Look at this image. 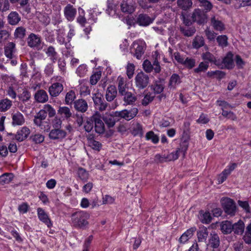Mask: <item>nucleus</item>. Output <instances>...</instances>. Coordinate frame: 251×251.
<instances>
[{
	"instance_id": "f257e3e1",
	"label": "nucleus",
	"mask_w": 251,
	"mask_h": 251,
	"mask_svg": "<svg viewBox=\"0 0 251 251\" xmlns=\"http://www.w3.org/2000/svg\"><path fill=\"white\" fill-rule=\"evenodd\" d=\"M90 214L86 211L79 210L72 214L71 224L76 228H86L89 225Z\"/></svg>"
},
{
	"instance_id": "f03ea898",
	"label": "nucleus",
	"mask_w": 251,
	"mask_h": 251,
	"mask_svg": "<svg viewBox=\"0 0 251 251\" xmlns=\"http://www.w3.org/2000/svg\"><path fill=\"white\" fill-rule=\"evenodd\" d=\"M121 20L129 26L134 25L136 23L141 26H147L154 20V18L150 17H138L136 19L134 17H119Z\"/></svg>"
},
{
	"instance_id": "7ed1b4c3",
	"label": "nucleus",
	"mask_w": 251,
	"mask_h": 251,
	"mask_svg": "<svg viewBox=\"0 0 251 251\" xmlns=\"http://www.w3.org/2000/svg\"><path fill=\"white\" fill-rule=\"evenodd\" d=\"M221 201H222V205L225 213L230 216H234L236 211V206L234 201L228 198H222Z\"/></svg>"
},
{
	"instance_id": "20e7f679",
	"label": "nucleus",
	"mask_w": 251,
	"mask_h": 251,
	"mask_svg": "<svg viewBox=\"0 0 251 251\" xmlns=\"http://www.w3.org/2000/svg\"><path fill=\"white\" fill-rule=\"evenodd\" d=\"M92 120L94 121L95 131L99 134L103 133L105 131V126L100 113L96 112L92 116Z\"/></svg>"
},
{
	"instance_id": "39448f33",
	"label": "nucleus",
	"mask_w": 251,
	"mask_h": 251,
	"mask_svg": "<svg viewBox=\"0 0 251 251\" xmlns=\"http://www.w3.org/2000/svg\"><path fill=\"white\" fill-rule=\"evenodd\" d=\"M136 86L139 89L145 88L149 83V77L143 72L138 73L135 78Z\"/></svg>"
},
{
	"instance_id": "423d86ee",
	"label": "nucleus",
	"mask_w": 251,
	"mask_h": 251,
	"mask_svg": "<svg viewBox=\"0 0 251 251\" xmlns=\"http://www.w3.org/2000/svg\"><path fill=\"white\" fill-rule=\"evenodd\" d=\"M28 46L35 50H40L42 49L41 39L40 36L34 33H30L27 38Z\"/></svg>"
},
{
	"instance_id": "0eeeda50",
	"label": "nucleus",
	"mask_w": 251,
	"mask_h": 251,
	"mask_svg": "<svg viewBox=\"0 0 251 251\" xmlns=\"http://www.w3.org/2000/svg\"><path fill=\"white\" fill-rule=\"evenodd\" d=\"M138 113V108L133 107L130 109H124L122 111H118L116 114L119 116L120 120L121 119H124L126 121H130L133 119Z\"/></svg>"
},
{
	"instance_id": "6e6552de",
	"label": "nucleus",
	"mask_w": 251,
	"mask_h": 251,
	"mask_svg": "<svg viewBox=\"0 0 251 251\" xmlns=\"http://www.w3.org/2000/svg\"><path fill=\"white\" fill-rule=\"evenodd\" d=\"M132 49L134 51V56L138 59H140L144 53L145 43L144 41L138 40L132 44Z\"/></svg>"
},
{
	"instance_id": "1a4fd4ad",
	"label": "nucleus",
	"mask_w": 251,
	"mask_h": 251,
	"mask_svg": "<svg viewBox=\"0 0 251 251\" xmlns=\"http://www.w3.org/2000/svg\"><path fill=\"white\" fill-rule=\"evenodd\" d=\"M116 113H118L117 111L107 113L103 116V120L108 127L114 126L116 122L120 120L119 116L117 115Z\"/></svg>"
},
{
	"instance_id": "9d476101",
	"label": "nucleus",
	"mask_w": 251,
	"mask_h": 251,
	"mask_svg": "<svg viewBox=\"0 0 251 251\" xmlns=\"http://www.w3.org/2000/svg\"><path fill=\"white\" fill-rule=\"evenodd\" d=\"M67 132L60 128L51 129L49 134L50 139L53 140L61 141L67 136Z\"/></svg>"
},
{
	"instance_id": "9b49d317",
	"label": "nucleus",
	"mask_w": 251,
	"mask_h": 251,
	"mask_svg": "<svg viewBox=\"0 0 251 251\" xmlns=\"http://www.w3.org/2000/svg\"><path fill=\"white\" fill-rule=\"evenodd\" d=\"M37 212L38 218L40 221L44 223L49 228L52 226V223L45 210L41 207H38Z\"/></svg>"
},
{
	"instance_id": "f8f14e48",
	"label": "nucleus",
	"mask_w": 251,
	"mask_h": 251,
	"mask_svg": "<svg viewBox=\"0 0 251 251\" xmlns=\"http://www.w3.org/2000/svg\"><path fill=\"white\" fill-rule=\"evenodd\" d=\"M120 95L123 97V99L125 105H133L137 100L136 96L130 92L126 91Z\"/></svg>"
},
{
	"instance_id": "ddd939ff",
	"label": "nucleus",
	"mask_w": 251,
	"mask_h": 251,
	"mask_svg": "<svg viewBox=\"0 0 251 251\" xmlns=\"http://www.w3.org/2000/svg\"><path fill=\"white\" fill-rule=\"evenodd\" d=\"M221 65L228 70H231L234 67L233 54L231 52H227L226 56L223 59L222 64L221 63Z\"/></svg>"
},
{
	"instance_id": "4468645a",
	"label": "nucleus",
	"mask_w": 251,
	"mask_h": 251,
	"mask_svg": "<svg viewBox=\"0 0 251 251\" xmlns=\"http://www.w3.org/2000/svg\"><path fill=\"white\" fill-rule=\"evenodd\" d=\"M63 85L59 82H55L52 84L49 88V92L51 97H57L63 90Z\"/></svg>"
},
{
	"instance_id": "2eb2a0df",
	"label": "nucleus",
	"mask_w": 251,
	"mask_h": 251,
	"mask_svg": "<svg viewBox=\"0 0 251 251\" xmlns=\"http://www.w3.org/2000/svg\"><path fill=\"white\" fill-rule=\"evenodd\" d=\"M74 107L75 110L82 113L86 112L88 107L86 101L82 99L75 100L74 102Z\"/></svg>"
},
{
	"instance_id": "dca6fc26",
	"label": "nucleus",
	"mask_w": 251,
	"mask_h": 251,
	"mask_svg": "<svg viewBox=\"0 0 251 251\" xmlns=\"http://www.w3.org/2000/svg\"><path fill=\"white\" fill-rule=\"evenodd\" d=\"M30 133V129L26 126H24L17 131L15 139L19 142L23 141L28 137Z\"/></svg>"
},
{
	"instance_id": "f3484780",
	"label": "nucleus",
	"mask_w": 251,
	"mask_h": 251,
	"mask_svg": "<svg viewBox=\"0 0 251 251\" xmlns=\"http://www.w3.org/2000/svg\"><path fill=\"white\" fill-rule=\"evenodd\" d=\"M237 164L236 163H233L228 165L226 169L221 174V184L224 182L227 178L228 176L230 175L231 172L233 171L237 167Z\"/></svg>"
},
{
	"instance_id": "a211bd4d",
	"label": "nucleus",
	"mask_w": 251,
	"mask_h": 251,
	"mask_svg": "<svg viewBox=\"0 0 251 251\" xmlns=\"http://www.w3.org/2000/svg\"><path fill=\"white\" fill-rule=\"evenodd\" d=\"M34 98L36 101L40 103L46 102L49 99L47 93L44 90L37 91L34 95Z\"/></svg>"
},
{
	"instance_id": "6ab92c4d",
	"label": "nucleus",
	"mask_w": 251,
	"mask_h": 251,
	"mask_svg": "<svg viewBox=\"0 0 251 251\" xmlns=\"http://www.w3.org/2000/svg\"><path fill=\"white\" fill-rule=\"evenodd\" d=\"M117 91L114 85H110L106 89L105 98L108 101H112L116 97Z\"/></svg>"
},
{
	"instance_id": "aec40b11",
	"label": "nucleus",
	"mask_w": 251,
	"mask_h": 251,
	"mask_svg": "<svg viewBox=\"0 0 251 251\" xmlns=\"http://www.w3.org/2000/svg\"><path fill=\"white\" fill-rule=\"evenodd\" d=\"M12 125L15 126H22L25 122V120L23 115L20 112L14 113L12 116Z\"/></svg>"
},
{
	"instance_id": "412c9836",
	"label": "nucleus",
	"mask_w": 251,
	"mask_h": 251,
	"mask_svg": "<svg viewBox=\"0 0 251 251\" xmlns=\"http://www.w3.org/2000/svg\"><path fill=\"white\" fill-rule=\"evenodd\" d=\"M233 229L234 233L237 235H242L244 233L245 230V224L244 222L239 220L238 222L232 224Z\"/></svg>"
},
{
	"instance_id": "4be33fe9",
	"label": "nucleus",
	"mask_w": 251,
	"mask_h": 251,
	"mask_svg": "<svg viewBox=\"0 0 251 251\" xmlns=\"http://www.w3.org/2000/svg\"><path fill=\"white\" fill-rule=\"evenodd\" d=\"M181 82V80L179 75L176 74H174L170 78L168 86L170 89H175Z\"/></svg>"
},
{
	"instance_id": "5701e85b",
	"label": "nucleus",
	"mask_w": 251,
	"mask_h": 251,
	"mask_svg": "<svg viewBox=\"0 0 251 251\" xmlns=\"http://www.w3.org/2000/svg\"><path fill=\"white\" fill-rule=\"evenodd\" d=\"M199 219L202 223L208 224L211 222L212 217L209 212L201 210L199 211Z\"/></svg>"
},
{
	"instance_id": "b1692460",
	"label": "nucleus",
	"mask_w": 251,
	"mask_h": 251,
	"mask_svg": "<svg viewBox=\"0 0 251 251\" xmlns=\"http://www.w3.org/2000/svg\"><path fill=\"white\" fill-rule=\"evenodd\" d=\"M196 228L195 227H192L187 229L182 235L180 236L179 239V241L180 243H185L190 238L193 236Z\"/></svg>"
},
{
	"instance_id": "393cba45",
	"label": "nucleus",
	"mask_w": 251,
	"mask_h": 251,
	"mask_svg": "<svg viewBox=\"0 0 251 251\" xmlns=\"http://www.w3.org/2000/svg\"><path fill=\"white\" fill-rule=\"evenodd\" d=\"M34 123L37 126H39L42 130L48 131L50 128V126L47 122L43 121L36 116H34Z\"/></svg>"
},
{
	"instance_id": "a878e982",
	"label": "nucleus",
	"mask_w": 251,
	"mask_h": 251,
	"mask_svg": "<svg viewBox=\"0 0 251 251\" xmlns=\"http://www.w3.org/2000/svg\"><path fill=\"white\" fill-rule=\"evenodd\" d=\"M79 93L82 97H85L90 94V89L87 81L83 80L79 84Z\"/></svg>"
},
{
	"instance_id": "bb28decb",
	"label": "nucleus",
	"mask_w": 251,
	"mask_h": 251,
	"mask_svg": "<svg viewBox=\"0 0 251 251\" xmlns=\"http://www.w3.org/2000/svg\"><path fill=\"white\" fill-rule=\"evenodd\" d=\"M57 114L63 119H68L72 116L70 109L67 106L60 107L57 110Z\"/></svg>"
},
{
	"instance_id": "cd10ccee",
	"label": "nucleus",
	"mask_w": 251,
	"mask_h": 251,
	"mask_svg": "<svg viewBox=\"0 0 251 251\" xmlns=\"http://www.w3.org/2000/svg\"><path fill=\"white\" fill-rule=\"evenodd\" d=\"M121 8L123 12L127 14H131L135 10L134 5L126 1H123L121 4Z\"/></svg>"
},
{
	"instance_id": "c85d7f7f",
	"label": "nucleus",
	"mask_w": 251,
	"mask_h": 251,
	"mask_svg": "<svg viewBox=\"0 0 251 251\" xmlns=\"http://www.w3.org/2000/svg\"><path fill=\"white\" fill-rule=\"evenodd\" d=\"M232 229L233 226L230 221H225L221 223V230L224 234H228L231 233Z\"/></svg>"
},
{
	"instance_id": "c756f323",
	"label": "nucleus",
	"mask_w": 251,
	"mask_h": 251,
	"mask_svg": "<svg viewBox=\"0 0 251 251\" xmlns=\"http://www.w3.org/2000/svg\"><path fill=\"white\" fill-rule=\"evenodd\" d=\"M15 51V44L13 42L8 43L4 48L5 56L9 58H12L13 53Z\"/></svg>"
},
{
	"instance_id": "7c9ffc66",
	"label": "nucleus",
	"mask_w": 251,
	"mask_h": 251,
	"mask_svg": "<svg viewBox=\"0 0 251 251\" xmlns=\"http://www.w3.org/2000/svg\"><path fill=\"white\" fill-rule=\"evenodd\" d=\"M208 231L206 227L204 226L200 228L197 232L199 242H205L208 236Z\"/></svg>"
},
{
	"instance_id": "2f4dec72",
	"label": "nucleus",
	"mask_w": 251,
	"mask_h": 251,
	"mask_svg": "<svg viewBox=\"0 0 251 251\" xmlns=\"http://www.w3.org/2000/svg\"><path fill=\"white\" fill-rule=\"evenodd\" d=\"M180 151V149L178 148L176 151L171 153H163L165 162L176 160L179 157Z\"/></svg>"
},
{
	"instance_id": "473e14b6",
	"label": "nucleus",
	"mask_w": 251,
	"mask_h": 251,
	"mask_svg": "<svg viewBox=\"0 0 251 251\" xmlns=\"http://www.w3.org/2000/svg\"><path fill=\"white\" fill-rule=\"evenodd\" d=\"M243 239L247 244H251V222L245 227Z\"/></svg>"
},
{
	"instance_id": "72a5a7b5",
	"label": "nucleus",
	"mask_w": 251,
	"mask_h": 251,
	"mask_svg": "<svg viewBox=\"0 0 251 251\" xmlns=\"http://www.w3.org/2000/svg\"><path fill=\"white\" fill-rule=\"evenodd\" d=\"M77 174L78 177L83 182L85 183L88 181L90 175L85 169L81 167L79 168Z\"/></svg>"
},
{
	"instance_id": "f704fd0d",
	"label": "nucleus",
	"mask_w": 251,
	"mask_h": 251,
	"mask_svg": "<svg viewBox=\"0 0 251 251\" xmlns=\"http://www.w3.org/2000/svg\"><path fill=\"white\" fill-rule=\"evenodd\" d=\"M211 237L209 240V245L213 249H218L220 245V239L217 234H211Z\"/></svg>"
},
{
	"instance_id": "c9c22d12",
	"label": "nucleus",
	"mask_w": 251,
	"mask_h": 251,
	"mask_svg": "<svg viewBox=\"0 0 251 251\" xmlns=\"http://www.w3.org/2000/svg\"><path fill=\"white\" fill-rule=\"evenodd\" d=\"M45 52L53 63L56 62L57 59V53L54 47L52 46L49 47L47 50H45Z\"/></svg>"
},
{
	"instance_id": "e433bc0d",
	"label": "nucleus",
	"mask_w": 251,
	"mask_h": 251,
	"mask_svg": "<svg viewBox=\"0 0 251 251\" xmlns=\"http://www.w3.org/2000/svg\"><path fill=\"white\" fill-rule=\"evenodd\" d=\"M76 98L75 93L74 90H70L68 92L65 96V104L67 105H71L74 103Z\"/></svg>"
},
{
	"instance_id": "4c0bfd02",
	"label": "nucleus",
	"mask_w": 251,
	"mask_h": 251,
	"mask_svg": "<svg viewBox=\"0 0 251 251\" xmlns=\"http://www.w3.org/2000/svg\"><path fill=\"white\" fill-rule=\"evenodd\" d=\"M117 83L120 94L126 91V80L125 78L121 76H118L117 78Z\"/></svg>"
},
{
	"instance_id": "58836bf2",
	"label": "nucleus",
	"mask_w": 251,
	"mask_h": 251,
	"mask_svg": "<svg viewBox=\"0 0 251 251\" xmlns=\"http://www.w3.org/2000/svg\"><path fill=\"white\" fill-rule=\"evenodd\" d=\"M12 101L8 99L0 100V111L5 112L9 109L12 106Z\"/></svg>"
},
{
	"instance_id": "ea45409f",
	"label": "nucleus",
	"mask_w": 251,
	"mask_h": 251,
	"mask_svg": "<svg viewBox=\"0 0 251 251\" xmlns=\"http://www.w3.org/2000/svg\"><path fill=\"white\" fill-rule=\"evenodd\" d=\"M192 1L191 0H177L178 6L183 10H187L192 7Z\"/></svg>"
},
{
	"instance_id": "a19ab883",
	"label": "nucleus",
	"mask_w": 251,
	"mask_h": 251,
	"mask_svg": "<svg viewBox=\"0 0 251 251\" xmlns=\"http://www.w3.org/2000/svg\"><path fill=\"white\" fill-rule=\"evenodd\" d=\"M13 178V175L11 173H5L0 176V184H8L11 182Z\"/></svg>"
},
{
	"instance_id": "79ce46f5",
	"label": "nucleus",
	"mask_w": 251,
	"mask_h": 251,
	"mask_svg": "<svg viewBox=\"0 0 251 251\" xmlns=\"http://www.w3.org/2000/svg\"><path fill=\"white\" fill-rule=\"evenodd\" d=\"M204 44V40L202 37L197 36L193 40L192 45L195 49H199Z\"/></svg>"
},
{
	"instance_id": "37998d69",
	"label": "nucleus",
	"mask_w": 251,
	"mask_h": 251,
	"mask_svg": "<svg viewBox=\"0 0 251 251\" xmlns=\"http://www.w3.org/2000/svg\"><path fill=\"white\" fill-rule=\"evenodd\" d=\"M65 16H75L76 14V9L70 4H68L64 8Z\"/></svg>"
},
{
	"instance_id": "c03bdc74",
	"label": "nucleus",
	"mask_w": 251,
	"mask_h": 251,
	"mask_svg": "<svg viewBox=\"0 0 251 251\" xmlns=\"http://www.w3.org/2000/svg\"><path fill=\"white\" fill-rule=\"evenodd\" d=\"M44 110L46 113V115L47 114L50 118L54 117L56 114L55 109L50 104H45L43 107Z\"/></svg>"
},
{
	"instance_id": "a18cd8bd",
	"label": "nucleus",
	"mask_w": 251,
	"mask_h": 251,
	"mask_svg": "<svg viewBox=\"0 0 251 251\" xmlns=\"http://www.w3.org/2000/svg\"><path fill=\"white\" fill-rule=\"evenodd\" d=\"M88 70L85 64L79 65L76 70V74L80 77H84L87 73Z\"/></svg>"
},
{
	"instance_id": "49530a36",
	"label": "nucleus",
	"mask_w": 251,
	"mask_h": 251,
	"mask_svg": "<svg viewBox=\"0 0 251 251\" xmlns=\"http://www.w3.org/2000/svg\"><path fill=\"white\" fill-rule=\"evenodd\" d=\"M146 138L148 140H151L154 144H157L159 141L158 136L152 131H150L146 133Z\"/></svg>"
},
{
	"instance_id": "de8ad7c7",
	"label": "nucleus",
	"mask_w": 251,
	"mask_h": 251,
	"mask_svg": "<svg viewBox=\"0 0 251 251\" xmlns=\"http://www.w3.org/2000/svg\"><path fill=\"white\" fill-rule=\"evenodd\" d=\"M25 35V29L22 26L17 27L14 32L16 38L23 39Z\"/></svg>"
},
{
	"instance_id": "09e8293b",
	"label": "nucleus",
	"mask_w": 251,
	"mask_h": 251,
	"mask_svg": "<svg viewBox=\"0 0 251 251\" xmlns=\"http://www.w3.org/2000/svg\"><path fill=\"white\" fill-rule=\"evenodd\" d=\"M208 63L207 62H201L199 64L198 68H195L194 71L196 73H200L206 71L208 68Z\"/></svg>"
},
{
	"instance_id": "8fccbe9b",
	"label": "nucleus",
	"mask_w": 251,
	"mask_h": 251,
	"mask_svg": "<svg viewBox=\"0 0 251 251\" xmlns=\"http://www.w3.org/2000/svg\"><path fill=\"white\" fill-rule=\"evenodd\" d=\"M132 134L135 136L140 135L143 134L142 126L139 123L133 125Z\"/></svg>"
},
{
	"instance_id": "3c124183",
	"label": "nucleus",
	"mask_w": 251,
	"mask_h": 251,
	"mask_svg": "<svg viewBox=\"0 0 251 251\" xmlns=\"http://www.w3.org/2000/svg\"><path fill=\"white\" fill-rule=\"evenodd\" d=\"M101 75L100 71H97L93 74L90 79V82L91 85H94L96 84L98 80L100 79Z\"/></svg>"
},
{
	"instance_id": "603ef678",
	"label": "nucleus",
	"mask_w": 251,
	"mask_h": 251,
	"mask_svg": "<svg viewBox=\"0 0 251 251\" xmlns=\"http://www.w3.org/2000/svg\"><path fill=\"white\" fill-rule=\"evenodd\" d=\"M9 0H0V11L4 13L9 10Z\"/></svg>"
},
{
	"instance_id": "864d4df0",
	"label": "nucleus",
	"mask_w": 251,
	"mask_h": 251,
	"mask_svg": "<svg viewBox=\"0 0 251 251\" xmlns=\"http://www.w3.org/2000/svg\"><path fill=\"white\" fill-rule=\"evenodd\" d=\"M155 96L151 93L147 94L142 100V104L146 106L151 102L154 99Z\"/></svg>"
},
{
	"instance_id": "5fc2aeb1",
	"label": "nucleus",
	"mask_w": 251,
	"mask_h": 251,
	"mask_svg": "<svg viewBox=\"0 0 251 251\" xmlns=\"http://www.w3.org/2000/svg\"><path fill=\"white\" fill-rule=\"evenodd\" d=\"M199 1L200 2V6L204 8L205 12L210 11L212 8V4L207 0H200Z\"/></svg>"
},
{
	"instance_id": "6e6d98bb",
	"label": "nucleus",
	"mask_w": 251,
	"mask_h": 251,
	"mask_svg": "<svg viewBox=\"0 0 251 251\" xmlns=\"http://www.w3.org/2000/svg\"><path fill=\"white\" fill-rule=\"evenodd\" d=\"M88 145L93 149L96 151H100L101 147V144L98 141L93 139L88 140Z\"/></svg>"
},
{
	"instance_id": "4d7b16f0",
	"label": "nucleus",
	"mask_w": 251,
	"mask_h": 251,
	"mask_svg": "<svg viewBox=\"0 0 251 251\" xmlns=\"http://www.w3.org/2000/svg\"><path fill=\"white\" fill-rule=\"evenodd\" d=\"M180 29L182 33L187 37L192 36L196 32L194 27L181 28Z\"/></svg>"
},
{
	"instance_id": "13d9d810",
	"label": "nucleus",
	"mask_w": 251,
	"mask_h": 251,
	"mask_svg": "<svg viewBox=\"0 0 251 251\" xmlns=\"http://www.w3.org/2000/svg\"><path fill=\"white\" fill-rule=\"evenodd\" d=\"M44 136L40 134H36L30 137L31 140L36 144H40L44 141Z\"/></svg>"
},
{
	"instance_id": "bf43d9fd",
	"label": "nucleus",
	"mask_w": 251,
	"mask_h": 251,
	"mask_svg": "<svg viewBox=\"0 0 251 251\" xmlns=\"http://www.w3.org/2000/svg\"><path fill=\"white\" fill-rule=\"evenodd\" d=\"M239 205L242 207L247 213H251V208L249 205V202L247 201H242L239 200L238 201Z\"/></svg>"
},
{
	"instance_id": "052dcab7",
	"label": "nucleus",
	"mask_w": 251,
	"mask_h": 251,
	"mask_svg": "<svg viewBox=\"0 0 251 251\" xmlns=\"http://www.w3.org/2000/svg\"><path fill=\"white\" fill-rule=\"evenodd\" d=\"M10 34L5 29L0 30V43H4L8 39Z\"/></svg>"
},
{
	"instance_id": "680f3d73",
	"label": "nucleus",
	"mask_w": 251,
	"mask_h": 251,
	"mask_svg": "<svg viewBox=\"0 0 251 251\" xmlns=\"http://www.w3.org/2000/svg\"><path fill=\"white\" fill-rule=\"evenodd\" d=\"M18 97L20 100L23 101H26L29 100L30 94L27 90H24L23 92L20 94Z\"/></svg>"
},
{
	"instance_id": "e2e57ef3",
	"label": "nucleus",
	"mask_w": 251,
	"mask_h": 251,
	"mask_svg": "<svg viewBox=\"0 0 251 251\" xmlns=\"http://www.w3.org/2000/svg\"><path fill=\"white\" fill-rule=\"evenodd\" d=\"M202 58L205 62H207L208 63L209 62H215L216 60L214 55L209 52H206L203 53L202 55Z\"/></svg>"
},
{
	"instance_id": "0e129e2a",
	"label": "nucleus",
	"mask_w": 251,
	"mask_h": 251,
	"mask_svg": "<svg viewBox=\"0 0 251 251\" xmlns=\"http://www.w3.org/2000/svg\"><path fill=\"white\" fill-rule=\"evenodd\" d=\"M196 61L194 59L187 57L184 59L183 65L189 69H192L195 65Z\"/></svg>"
},
{
	"instance_id": "69168bd1",
	"label": "nucleus",
	"mask_w": 251,
	"mask_h": 251,
	"mask_svg": "<svg viewBox=\"0 0 251 251\" xmlns=\"http://www.w3.org/2000/svg\"><path fill=\"white\" fill-rule=\"evenodd\" d=\"M94 127V121L92 120V116L84 124V128L86 131L90 132Z\"/></svg>"
},
{
	"instance_id": "338daca9",
	"label": "nucleus",
	"mask_w": 251,
	"mask_h": 251,
	"mask_svg": "<svg viewBox=\"0 0 251 251\" xmlns=\"http://www.w3.org/2000/svg\"><path fill=\"white\" fill-rule=\"evenodd\" d=\"M135 66L132 63H128L126 66V74L129 78H131L134 74Z\"/></svg>"
},
{
	"instance_id": "774afa93",
	"label": "nucleus",
	"mask_w": 251,
	"mask_h": 251,
	"mask_svg": "<svg viewBox=\"0 0 251 251\" xmlns=\"http://www.w3.org/2000/svg\"><path fill=\"white\" fill-rule=\"evenodd\" d=\"M144 70L147 73L151 72L153 70L152 64L148 60H146L143 64Z\"/></svg>"
}]
</instances>
